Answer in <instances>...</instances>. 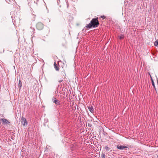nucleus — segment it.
<instances>
[{
    "instance_id": "f8f14e48",
    "label": "nucleus",
    "mask_w": 158,
    "mask_h": 158,
    "mask_svg": "<svg viewBox=\"0 0 158 158\" xmlns=\"http://www.w3.org/2000/svg\"><path fill=\"white\" fill-rule=\"evenodd\" d=\"M152 85L153 86L154 88H155V85L154 82L152 79Z\"/></svg>"
},
{
    "instance_id": "423d86ee",
    "label": "nucleus",
    "mask_w": 158,
    "mask_h": 158,
    "mask_svg": "<svg viewBox=\"0 0 158 158\" xmlns=\"http://www.w3.org/2000/svg\"><path fill=\"white\" fill-rule=\"evenodd\" d=\"M54 67L55 69V70L56 71H59V65H58L56 64V62H55L54 64Z\"/></svg>"
},
{
    "instance_id": "412c9836",
    "label": "nucleus",
    "mask_w": 158,
    "mask_h": 158,
    "mask_svg": "<svg viewBox=\"0 0 158 158\" xmlns=\"http://www.w3.org/2000/svg\"><path fill=\"white\" fill-rule=\"evenodd\" d=\"M157 157L158 158V155L157 156Z\"/></svg>"
},
{
    "instance_id": "aec40b11",
    "label": "nucleus",
    "mask_w": 158,
    "mask_h": 158,
    "mask_svg": "<svg viewBox=\"0 0 158 158\" xmlns=\"http://www.w3.org/2000/svg\"><path fill=\"white\" fill-rule=\"evenodd\" d=\"M157 84H158V79L157 78Z\"/></svg>"
},
{
    "instance_id": "9b49d317",
    "label": "nucleus",
    "mask_w": 158,
    "mask_h": 158,
    "mask_svg": "<svg viewBox=\"0 0 158 158\" xmlns=\"http://www.w3.org/2000/svg\"><path fill=\"white\" fill-rule=\"evenodd\" d=\"M124 37V35L122 34H121L120 35L118 36L119 39L120 40L123 39Z\"/></svg>"
},
{
    "instance_id": "4468645a",
    "label": "nucleus",
    "mask_w": 158,
    "mask_h": 158,
    "mask_svg": "<svg viewBox=\"0 0 158 158\" xmlns=\"http://www.w3.org/2000/svg\"><path fill=\"white\" fill-rule=\"evenodd\" d=\"M31 31L32 33H33V34L34 33H35V30L34 28H32L31 27Z\"/></svg>"
},
{
    "instance_id": "39448f33",
    "label": "nucleus",
    "mask_w": 158,
    "mask_h": 158,
    "mask_svg": "<svg viewBox=\"0 0 158 158\" xmlns=\"http://www.w3.org/2000/svg\"><path fill=\"white\" fill-rule=\"evenodd\" d=\"M117 148L120 150H123L125 148H127V146H125L121 145H117Z\"/></svg>"
},
{
    "instance_id": "f257e3e1",
    "label": "nucleus",
    "mask_w": 158,
    "mask_h": 158,
    "mask_svg": "<svg viewBox=\"0 0 158 158\" xmlns=\"http://www.w3.org/2000/svg\"><path fill=\"white\" fill-rule=\"evenodd\" d=\"M98 18H93L91 21L90 23L86 26L85 27L90 28L92 27H98L99 24V23L98 20Z\"/></svg>"
},
{
    "instance_id": "0eeeda50",
    "label": "nucleus",
    "mask_w": 158,
    "mask_h": 158,
    "mask_svg": "<svg viewBox=\"0 0 158 158\" xmlns=\"http://www.w3.org/2000/svg\"><path fill=\"white\" fill-rule=\"evenodd\" d=\"M88 109L92 113H93L94 112V109L93 108V107L92 106H89L88 107Z\"/></svg>"
},
{
    "instance_id": "ddd939ff",
    "label": "nucleus",
    "mask_w": 158,
    "mask_h": 158,
    "mask_svg": "<svg viewBox=\"0 0 158 158\" xmlns=\"http://www.w3.org/2000/svg\"><path fill=\"white\" fill-rule=\"evenodd\" d=\"M154 45L155 46H157L158 45V40H157L155 41Z\"/></svg>"
},
{
    "instance_id": "a211bd4d",
    "label": "nucleus",
    "mask_w": 158,
    "mask_h": 158,
    "mask_svg": "<svg viewBox=\"0 0 158 158\" xmlns=\"http://www.w3.org/2000/svg\"><path fill=\"white\" fill-rule=\"evenodd\" d=\"M101 18H102L103 19H105L106 18V17L105 16H104V15H103V16H101Z\"/></svg>"
},
{
    "instance_id": "6e6552de",
    "label": "nucleus",
    "mask_w": 158,
    "mask_h": 158,
    "mask_svg": "<svg viewBox=\"0 0 158 158\" xmlns=\"http://www.w3.org/2000/svg\"><path fill=\"white\" fill-rule=\"evenodd\" d=\"M52 101L54 103L56 104L58 100L55 98L53 97L52 98Z\"/></svg>"
},
{
    "instance_id": "dca6fc26",
    "label": "nucleus",
    "mask_w": 158,
    "mask_h": 158,
    "mask_svg": "<svg viewBox=\"0 0 158 158\" xmlns=\"http://www.w3.org/2000/svg\"><path fill=\"white\" fill-rule=\"evenodd\" d=\"M56 104L57 105H61L60 102L59 101H58L57 102Z\"/></svg>"
},
{
    "instance_id": "7ed1b4c3",
    "label": "nucleus",
    "mask_w": 158,
    "mask_h": 158,
    "mask_svg": "<svg viewBox=\"0 0 158 158\" xmlns=\"http://www.w3.org/2000/svg\"><path fill=\"white\" fill-rule=\"evenodd\" d=\"M21 122L23 126H25L27 125V121L23 117H22L21 118Z\"/></svg>"
},
{
    "instance_id": "2eb2a0df",
    "label": "nucleus",
    "mask_w": 158,
    "mask_h": 158,
    "mask_svg": "<svg viewBox=\"0 0 158 158\" xmlns=\"http://www.w3.org/2000/svg\"><path fill=\"white\" fill-rule=\"evenodd\" d=\"M101 157L102 158H105V155L104 153H102L101 155Z\"/></svg>"
},
{
    "instance_id": "1a4fd4ad",
    "label": "nucleus",
    "mask_w": 158,
    "mask_h": 158,
    "mask_svg": "<svg viewBox=\"0 0 158 158\" xmlns=\"http://www.w3.org/2000/svg\"><path fill=\"white\" fill-rule=\"evenodd\" d=\"M33 4L35 5V6H37V3L36 2H35V1L33 2ZM30 6H31L32 8H34L35 7V6L33 5L30 4Z\"/></svg>"
},
{
    "instance_id": "9d476101",
    "label": "nucleus",
    "mask_w": 158,
    "mask_h": 158,
    "mask_svg": "<svg viewBox=\"0 0 158 158\" xmlns=\"http://www.w3.org/2000/svg\"><path fill=\"white\" fill-rule=\"evenodd\" d=\"M19 89L20 90V89L21 88V87L22 86V83L21 82V81L20 80H19Z\"/></svg>"
},
{
    "instance_id": "f03ea898",
    "label": "nucleus",
    "mask_w": 158,
    "mask_h": 158,
    "mask_svg": "<svg viewBox=\"0 0 158 158\" xmlns=\"http://www.w3.org/2000/svg\"><path fill=\"white\" fill-rule=\"evenodd\" d=\"M44 27V25L41 22H38L36 24V28L39 30H42Z\"/></svg>"
},
{
    "instance_id": "6ab92c4d",
    "label": "nucleus",
    "mask_w": 158,
    "mask_h": 158,
    "mask_svg": "<svg viewBox=\"0 0 158 158\" xmlns=\"http://www.w3.org/2000/svg\"><path fill=\"white\" fill-rule=\"evenodd\" d=\"M63 81V80L62 79V80H59V82H60V83L61 82H62V81Z\"/></svg>"
},
{
    "instance_id": "f3484780",
    "label": "nucleus",
    "mask_w": 158,
    "mask_h": 158,
    "mask_svg": "<svg viewBox=\"0 0 158 158\" xmlns=\"http://www.w3.org/2000/svg\"><path fill=\"white\" fill-rule=\"evenodd\" d=\"M105 149H106V150L108 151L110 149V148L108 147L107 146H106V147Z\"/></svg>"
},
{
    "instance_id": "20e7f679",
    "label": "nucleus",
    "mask_w": 158,
    "mask_h": 158,
    "mask_svg": "<svg viewBox=\"0 0 158 158\" xmlns=\"http://www.w3.org/2000/svg\"><path fill=\"white\" fill-rule=\"evenodd\" d=\"M0 120L2 122V124L3 125H9L10 123V122L6 118H1Z\"/></svg>"
}]
</instances>
